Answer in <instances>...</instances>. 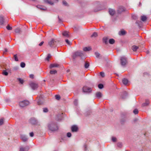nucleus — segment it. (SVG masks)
Instances as JSON below:
<instances>
[{
	"instance_id": "24",
	"label": "nucleus",
	"mask_w": 151,
	"mask_h": 151,
	"mask_svg": "<svg viewBox=\"0 0 151 151\" xmlns=\"http://www.w3.org/2000/svg\"><path fill=\"white\" fill-rule=\"evenodd\" d=\"M96 96L99 99L101 97L102 95L100 92H97L96 93Z\"/></svg>"
},
{
	"instance_id": "63",
	"label": "nucleus",
	"mask_w": 151,
	"mask_h": 151,
	"mask_svg": "<svg viewBox=\"0 0 151 151\" xmlns=\"http://www.w3.org/2000/svg\"><path fill=\"white\" fill-rule=\"evenodd\" d=\"M5 52H7V49L6 48H5Z\"/></svg>"
},
{
	"instance_id": "3",
	"label": "nucleus",
	"mask_w": 151,
	"mask_h": 151,
	"mask_svg": "<svg viewBox=\"0 0 151 151\" xmlns=\"http://www.w3.org/2000/svg\"><path fill=\"white\" fill-rule=\"evenodd\" d=\"M84 55V53L81 51H77L73 53V59H75L77 57L83 56Z\"/></svg>"
},
{
	"instance_id": "41",
	"label": "nucleus",
	"mask_w": 151,
	"mask_h": 151,
	"mask_svg": "<svg viewBox=\"0 0 151 151\" xmlns=\"http://www.w3.org/2000/svg\"><path fill=\"white\" fill-rule=\"evenodd\" d=\"M25 64L24 62H22L20 63V66L22 68H24L25 67Z\"/></svg>"
},
{
	"instance_id": "55",
	"label": "nucleus",
	"mask_w": 151,
	"mask_h": 151,
	"mask_svg": "<svg viewBox=\"0 0 151 151\" xmlns=\"http://www.w3.org/2000/svg\"><path fill=\"white\" fill-rule=\"evenodd\" d=\"M43 112H47L48 111V110L47 108H43Z\"/></svg>"
},
{
	"instance_id": "48",
	"label": "nucleus",
	"mask_w": 151,
	"mask_h": 151,
	"mask_svg": "<svg viewBox=\"0 0 151 151\" xmlns=\"http://www.w3.org/2000/svg\"><path fill=\"white\" fill-rule=\"evenodd\" d=\"M63 4L64 6H68V4L65 1H63Z\"/></svg>"
},
{
	"instance_id": "61",
	"label": "nucleus",
	"mask_w": 151,
	"mask_h": 151,
	"mask_svg": "<svg viewBox=\"0 0 151 151\" xmlns=\"http://www.w3.org/2000/svg\"><path fill=\"white\" fill-rule=\"evenodd\" d=\"M146 53H147V54H148L150 52H149V51L147 50V51H146Z\"/></svg>"
},
{
	"instance_id": "16",
	"label": "nucleus",
	"mask_w": 151,
	"mask_h": 151,
	"mask_svg": "<svg viewBox=\"0 0 151 151\" xmlns=\"http://www.w3.org/2000/svg\"><path fill=\"white\" fill-rule=\"evenodd\" d=\"M109 12L110 15H113L115 14V11L113 9H110L109 10Z\"/></svg>"
},
{
	"instance_id": "45",
	"label": "nucleus",
	"mask_w": 151,
	"mask_h": 151,
	"mask_svg": "<svg viewBox=\"0 0 151 151\" xmlns=\"http://www.w3.org/2000/svg\"><path fill=\"white\" fill-rule=\"evenodd\" d=\"M74 104L76 106H77L78 104V100L77 99L75 100L74 101Z\"/></svg>"
},
{
	"instance_id": "32",
	"label": "nucleus",
	"mask_w": 151,
	"mask_h": 151,
	"mask_svg": "<svg viewBox=\"0 0 151 151\" xmlns=\"http://www.w3.org/2000/svg\"><path fill=\"white\" fill-rule=\"evenodd\" d=\"M132 18L134 20H136L138 19V17L135 14L132 15Z\"/></svg>"
},
{
	"instance_id": "1",
	"label": "nucleus",
	"mask_w": 151,
	"mask_h": 151,
	"mask_svg": "<svg viewBox=\"0 0 151 151\" xmlns=\"http://www.w3.org/2000/svg\"><path fill=\"white\" fill-rule=\"evenodd\" d=\"M48 129L51 131L54 132L57 131L58 127L56 123L54 122H50L47 125Z\"/></svg>"
},
{
	"instance_id": "59",
	"label": "nucleus",
	"mask_w": 151,
	"mask_h": 151,
	"mask_svg": "<svg viewBox=\"0 0 151 151\" xmlns=\"http://www.w3.org/2000/svg\"><path fill=\"white\" fill-rule=\"evenodd\" d=\"M44 43V42L42 41L41 42L39 45V46H41Z\"/></svg>"
},
{
	"instance_id": "26",
	"label": "nucleus",
	"mask_w": 151,
	"mask_h": 151,
	"mask_svg": "<svg viewBox=\"0 0 151 151\" xmlns=\"http://www.w3.org/2000/svg\"><path fill=\"white\" fill-rule=\"evenodd\" d=\"M141 19L143 22L145 21L147 19V17L145 15H143L141 16Z\"/></svg>"
},
{
	"instance_id": "43",
	"label": "nucleus",
	"mask_w": 151,
	"mask_h": 151,
	"mask_svg": "<svg viewBox=\"0 0 151 151\" xmlns=\"http://www.w3.org/2000/svg\"><path fill=\"white\" fill-rule=\"evenodd\" d=\"M6 28L8 30H11L12 29V27H10L9 25H7L6 27Z\"/></svg>"
},
{
	"instance_id": "7",
	"label": "nucleus",
	"mask_w": 151,
	"mask_h": 151,
	"mask_svg": "<svg viewBox=\"0 0 151 151\" xmlns=\"http://www.w3.org/2000/svg\"><path fill=\"white\" fill-rule=\"evenodd\" d=\"M20 138L24 142L27 141L28 139L27 136L24 134H21Z\"/></svg>"
},
{
	"instance_id": "5",
	"label": "nucleus",
	"mask_w": 151,
	"mask_h": 151,
	"mask_svg": "<svg viewBox=\"0 0 151 151\" xmlns=\"http://www.w3.org/2000/svg\"><path fill=\"white\" fill-rule=\"evenodd\" d=\"M29 104V102L28 101L24 100L20 102L19 105L21 107H23L28 105Z\"/></svg>"
},
{
	"instance_id": "13",
	"label": "nucleus",
	"mask_w": 151,
	"mask_h": 151,
	"mask_svg": "<svg viewBox=\"0 0 151 151\" xmlns=\"http://www.w3.org/2000/svg\"><path fill=\"white\" fill-rule=\"evenodd\" d=\"M29 149L28 147H20V148L19 151H28Z\"/></svg>"
},
{
	"instance_id": "33",
	"label": "nucleus",
	"mask_w": 151,
	"mask_h": 151,
	"mask_svg": "<svg viewBox=\"0 0 151 151\" xmlns=\"http://www.w3.org/2000/svg\"><path fill=\"white\" fill-rule=\"evenodd\" d=\"M89 66V64L88 62H86L85 63L84 66L85 68H87Z\"/></svg>"
},
{
	"instance_id": "29",
	"label": "nucleus",
	"mask_w": 151,
	"mask_h": 151,
	"mask_svg": "<svg viewBox=\"0 0 151 151\" xmlns=\"http://www.w3.org/2000/svg\"><path fill=\"white\" fill-rule=\"evenodd\" d=\"M15 32L16 33H19L21 32V30L19 28H17L15 29Z\"/></svg>"
},
{
	"instance_id": "15",
	"label": "nucleus",
	"mask_w": 151,
	"mask_h": 151,
	"mask_svg": "<svg viewBox=\"0 0 151 151\" xmlns=\"http://www.w3.org/2000/svg\"><path fill=\"white\" fill-rule=\"evenodd\" d=\"M62 35L63 36L66 37L68 38L70 37L69 35L68 34V32L66 31H65L63 32Z\"/></svg>"
},
{
	"instance_id": "17",
	"label": "nucleus",
	"mask_w": 151,
	"mask_h": 151,
	"mask_svg": "<svg viewBox=\"0 0 151 151\" xmlns=\"http://www.w3.org/2000/svg\"><path fill=\"white\" fill-rule=\"evenodd\" d=\"M59 66V65L58 64L54 63V64H50V68H52L54 67H57Z\"/></svg>"
},
{
	"instance_id": "22",
	"label": "nucleus",
	"mask_w": 151,
	"mask_h": 151,
	"mask_svg": "<svg viewBox=\"0 0 151 151\" xmlns=\"http://www.w3.org/2000/svg\"><path fill=\"white\" fill-rule=\"evenodd\" d=\"M44 1L45 3H47L51 5L53 4V3L51 0H44Z\"/></svg>"
},
{
	"instance_id": "58",
	"label": "nucleus",
	"mask_w": 151,
	"mask_h": 151,
	"mask_svg": "<svg viewBox=\"0 0 151 151\" xmlns=\"http://www.w3.org/2000/svg\"><path fill=\"white\" fill-rule=\"evenodd\" d=\"M84 150L85 151H86L87 150V146L86 145H85L84 146Z\"/></svg>"
},
{
	"instance_id": "53",
	"label": "nucleus",
	"mask_w": 151,
	"mask_h": 151,
	"mask_svg": "<svg viewBox=\"0 0 151 151\" xmlns=\"http://www.w3.org/2000/svg\"><path fill=\"white\" fill-rule=\"evenodd\" d=\"M100 74L101 75V76L102 77H104V76H105V75H104V72H101L100 73Z\"/></svg>"
},
{
	"instance_id": "14",
	"label": "nucleus",
	"mask_w": 151,
	"mask_h": 151,
	"mask_svg": "<svg viewBox=\"0 0 151 151\" xmlns=\"http://www.w3.org/2000/svg\"><path fill=\"white\" fill-rule=\"evenodd\" d=\"M149 101L147 99H146L145 100V102L143 103L142 104V106L145 107L147 106L149 104Z\"/></svg>"
},
{
	"instance_id": "8",
	"label": "nucleus",
	"mask_w": 151,
	"mask_h": 151,
	"mask_svg": "<svg viewBox=\"0 0 151 151\" xmlns=\"http://www.w3.org/2000/svg\"><path fill=\"white\" fill-rule=\"evenodd\" d=\"M29 122L32 124H35L37 123L38 122L35 118H32L30 119Z\"/></svg>"
},
{
	"instance_id": "30",
	"label": "nucleus",
	"mask_w": 151,
	"mask_h": 151,
	"mask_svg": "<svg viewBox=\"0 0 151 151\" xmlns=\"http://www.w3.org/2000/svg\"><path fill=\"white\" fill-rule=\"evenodd\" d=\"M98 36V34L97 32H94L93 34L91 36V37H96Z\"/></svg>"
},
{
	"instance_id": "46",
	"label": "nucleus",
	"mask_w": 151,
	"mask_h": 151,
	"mask_svg": "<svg viewBox=\"0 0 151 151\" xmlns=\"http://www.w3.org/2000/svg\"><path fill=\"white\" fill-rule=\"evenodd\" d=\"M37 8H39L41 9H42L43 10H45L46 9V8H43L40 5L37 6Z\"/></svg>"
},
{
	"instance_id": "9",
	"label": "nucleus",
	"mask_w": 151,
	"mask_h": 151,
	"mask_svg": "<svg viewBox=\"0 0 151 151\" xmlns=\"http://www.w3.org/2000/svg\"><path fill=\"white\" fill-rule=\"evenodd\" d=\"M83 91L84 92H90L91 91V88L86 86H84L83 88Z\"/></svg>"
},
{
	"instance_id": "37",
	"label": "nucleus",
	"mask_w": 151,
	"mask_h": 151,
	"mask_svg": "<svg viewBox=\"0 0 151 151\" xmlns=\"http://www.w3.org/2000/svg\"><path fill=\"white\" fill-rule=\"evenodd\" d=\"M51 55L50 54H48L47 57L46 58V60L49 61V59L51 58Z\"/></svg>"
},
{
	"instance_id": "60",
	"label": "nucleus",
	"mask_w": 151,
	"mask_h": 151,
	"mask_svg": "<svg viewBox=\"0 0 151 151\" xmlns=\"http://www.w3.org/2000/svg\"><path fill=\"white\" fill-rule=\"evenodd\" d=\"M29 76L31 78H34V75L33 74L30 75Z\"/></svg>"
},
{
	"instance_id": "40",
	"label": "nucleus",
	"mask_w": 151,
	"mask_h": 151,
	"mask_svg": "<svg viewBox=\"0 0 151 151\" xmlns=\"http://www.w3.org/2000/svg\"><path fill=\"white\" fill-rule=\"evenodd\" d=\"M133 112L134 114H136L138 113V110L137 109H135L134 110Z\"/></svg>"
},
{
	"instance_id": "39",
	"label": "nucleus",
	"mask_w": 151,
	"mask_h": 151,
	"mask_svg": "<svg viewBox=\"0 0 151 151\" xmlns=\"http://www.w3.org/2000/svg\"><path fill=\"white\" fill-rule=\"evenodd\" d=\"M98 87L100 89H102L104 88V86L102 84H99L98 85Z\"/></svg>"
},
{
	"instance_id": "25",
	"label": "nucleus",
	"mask_w": 151,
	"mask_h": 151,
	"mask_svg": "<svg viewBox=\"0 0 151 151\" xmlns=\"http://www.w3.org/2000/svg\"><path fill=\"white\" fill-rule=\"evenodd\" d=\"M91 48L90 47H84L83 50L84 51L87 52L91 50Z\"/></svg>"
},
{
	"instance_id": "19",
	"label": "nucleus",
	"mask_w": 151,
	"mask_h": 151,
	"mask_svg": "<svg viewBox=\"0 0 151 151\" xmlns=\"http://www.w3.org/2000/svg\"><path fill=\"white\" fill-rule=\"evenodd\" d=\"M4 22V19L3 16H0V25H2Z\"/></svg>"
},
{
	"instance_id": "27",
	"label": "nucleus",
	"mask_w": 151,
	"mask_h": 151,
	"mask_svg": "<svg viewBox=\"0 0 151 151\" xmlns=\"http://www.w3.org/2000/svg\"><path fill=\"white\" fill-rule=\"evenodd\" d=\"M17 80L19 81V83L21 84H23L24 82L23 80L20 78H17Z\"/></svg>"
},
{
	"instance_id": "62",
	"label": "nucleus",
	"mask_w": 151,
	"mask_h": 151,
	"mask_svg": "<svg viewBox=\"0 0 151 151\" xmlns=\"http://www.w3.org/2000/svg\"><path fill=\"white\" fill-rule=\"evenodd\" d=\"M17 67H14V69L15 70H17Z\"/></svg>"
},
{
	"instance_id": "23",
	"label": "nucleus",
	"mask_w": 151,
	"mask_h": 151,
	"mask_svg": "<svg viewBox=\"0 0 151 151\" xmlns=\"http://www.w3.org/2000/svg\"><path fill=\"white\" fill-rule=\"evenodd\" d=\"M139 48V47L136 45H133L132 47V50L134 51H136Z\"/></svg>"
},
{
	"instance_id": "42",
	"label": "nucleus",
	"mask_w": 151,
	"mask_h": 151,
	"mask_svg": "<svg viewBox=\"0 0 151 151\" xmlns=\"http://www.w3.org/2000/svg\"><path fill=\"white\" fill-rule=\"evenodd\" d=\"M2 74L5 76H7L8 75V73L6 72L5 70H4L2 72Z\"/></svg>"
},
{
	"instance_id": "57",
	"label": "nucleus",
	"mask_w": 151,
	"mask_h": 151,
	"mask_svg": "<svg viewBox=\"0 0 151 151\" xmlns=\"http://www.w3.org/2000/svg\"><path fill=\"white\" fill-rule=\"evenodd\" d=\"M34 134L33 132H31L29 133V135L31 137H33L34 136Z\"/></svg>"
},
{
	"instance_id": "47",
	"label": "nucleus",
	"mask_w": 151,
	"mask_h": 151,
	"mask_svg": "<svg viewBox=\"0 0 151 151\" xmlns=\"http://www.w3.org/2000/svg\"><path fill=\"white\" fill-rule=\"evenodd\" d=\"M95 54L96 57L97 58H99L100 55V54L97 52H96Z\"/></svg>"
},
{
	"instance_id": "35",
	"label": "nucleus",
	"mask_w": 151,
	"mask_h": 151,
	"mask_svg": "<svg viewBox=\"0 0 151 151\" xmlns=\"http://www.w3.org/2000/svg\"><path fill=\"white\" fill-rule=\"evenodd\" d=\"M37 103L38 105H40L43 103V102L40 99H39L38 100Z\"/></svg>"
},
{
	"instance_id": "2",
	"label": "nucleus",
	"mask_w": 151,
	"mask_h": 151,
	"mask_svg": "<svg viewBox=\"0 0 151 151\" xmlns=\"http://www.w3.org/2000/svg\"><path fill=\"white\" fill-rule=\"evenodd\" d=\"M58 41L56 39H51L48 42V45L51 47H55L57 46Z\"/></svg>"
},
{
	"instance_id": "34",
	"label": "nucleus",
	"mask_w": 151,
	"mask_h": 151,
	"mask_svg": "<svg viewBox=\"0 0 151 151\" xmlns=\"http://www.w3.org/2000/svg\"><path fill=\"white\" fill-rule=\"evenodd\" d=\"M57 73V71L56 70H50V73L51 74H53L56 73Z\"/></svg>"
},
{
	"instance_id": "18",
	"label": "nucleus",
	"mask_w": 151,
	"mask_h": 151,
	"mask_svg": "<svg viewBox=\"0 0 151 151\" xmlns=\"http://www.w3.org/2000/svg\"><path fill=\"white\" fill-rule=\"evenodd\" d=\"M108 38L107 37H104L103 38V41L106 44H107L108 43Z\"/></svg>"
},
{
	"instance_id": "38",
	"label": "nucleus",
	"mask_w": 151,
	"mask_h": 151,
	"mask_svg": "<svg viewBox=\"0 0 151 151\" xmlns=\"http://www.w3.org/2000/svg\"><path fill=\"white\" fill-rule=\"evenodd\" d=\"M126 121L125 119H122L121 120L120 122L122 124H124L126 122Z\"/></svg>"
},
{
	"instance_id": "51",
	"label": "nucleus",
	"mask_w": 151,
	"mask_h": 151,
	"mask_svg": "<svg viewBox=\"0 0 151 151\" xmlns=\"http://www.w3.org/2000/svg\"><path fill=\"white\" fill-rule=\"evenodd\" d=\"M14 57L15 61H18V60L17 58V55H14Z\"/></svg>"
},
{
	"instance_id": "36",
	"label": "nucleus",
	"mask_w": 151,
	"mask_h": 151,
	"mask_svg": "<svg viewBox=\"0 0 151 151\" xmlns=\"http://www.w3.org/2000/svg\"><path fill=\"white\" fill-rule=\"evenodd\" d=\"M117 146L121 148L122 146V144L121 142H118L117 143Z\"/></svg>"
},
{
	"instance_id": "50",
	"label": "nucleus",
	"mask_w": 151,
	"mask_h": 151,
	"mask_svg": "<svg viewBox=\"0 0 151 151\" xmlns=\"http://www.w3.org/2000/svg\"><path fill=\"white\" fill-rule=\"evenodd\" d=\"M4 123V119H0V125H1L3 124Z\"/></svg>"
},
{
	"instance_id": "10",
	"label": "nucleus",
	"mask_w": 151,
	"mask_h": 151,
	"mask_svg": "<svg viewBox=\"0 0 151 151\" xmlns=\"http://www.w3.org/2000/svg\"><path fill=\"white\" fill-rule=\"evenodd\" d=\"M125 10L126 9L124 7L122 6H120L117 10V12L118 13H121L122 12L125 11Z\"/></svg>"
},
{
	"instance_id": "54",
	"label": "nucleus",
	"mask_w": 151,
	"mask_h": 151,
	"mask_svg": "<svg viewBox=\"0 0 151 151\" xmlns=\"http://www.w3.org/2000/svg\"><path fill=\"white\" fill-rule=\"evenodd\" d=\"M67 135L68 137H71V134L70 132H68L67 133Z\"/></svg>"
},
{
	"instance_id": "28",
	"label": "nucleus",
	"mask_w": 151,
	"mask_h": 151,
	"mask_svg": "<svg viewBox=\"0 0 151 151\" xmlns=\"http://www.w3.org/2000/svg\"><path fill=\"white\" fill-rule=\"evenodd\" d=\"M115 41L113 39H110L109 40V42L111 44H113L115 43Z\"/></svg>"
},
{
	"instance_id": "11",
	"label": "nucleus",
	"mask_w": 151,
	"mask_h": 151,
	"mask_svg": "<svg viewBox=\"0 0 151 151\" xmlns=\"http://www.w3.org/2000/svg\"><path fill=\"white\" fill-rule=\"evenodd\" d=\"M72 132H77L78 130V127L76 125H73L71 127Z\"/></svg>"
},
{
	"instance_id": "12",
	"label": "nucleus",
	"mask_w": 151,
	"mask_h": 151,
	"mask_svg": "<svg viewBox=\"0 0 151 151\" xmlns=\"http://www.w3.org/2000/svg\"><path fill=\"white\" fill-rule=\"evenodd\" d=\"M127 95V93L126 91H124L122 93L121 95V97L122 99H124L126 98Z\"/></svg>"
},
{
	"instance_id": "4",
	"label": "nucleus",
	"mask_w": 151,
	"mask_h": 151,
	"mask_svg": "<svg viewBox=\"0 0 151 151\" xmlns=\"http://www.w3.org/2000/svg\"><path fill=\"white\" fill-rule=\"evenodd\" d=\"M120 60V64L122 66H125L127 63V58L125 56L121 57Z\"/></svg>"
},
{
	"instance_id": "44",
	"label": "nucleus",
	"mask_w": 151,
	"mask_h": 151,
	"mask_svg": "<svg viewBox=\"0 0 151 151\" xmlns=\"http://www.w3.org/2000/svg\"><path fill=\"white\" fill-rule=\"evenodd\" d=\"M55 98L57 100H59L60 99V97L59 95H55Z\"/></svg>"
},
{
	"instance_id": "56",
	"label": "nucleus",
	"mask_w": 151,
	"mask_h": 151,
	"mask_svg": "<svg viewBox=\"0 0 151 151\" xmlns=\"http://www.w3.org/2000/svg\"><path fill=\"white\" fill-rule=\"evenodd\" d=\"M65 41L67 44H68V45H70V43L68 40L66 39Z\"/></svg>"
},
{
	"instance_id": "52",
	"label": "nucleus",
	"mask_w": 151,
	"mask_h": 151,
	"mask_svg": "<svg viewBox=\"0 0 151 151\" xmlns=\"http://www.w3.org/2000/svg\"><path fill=\"white\" fill-rule=\"evenodd\" d=\"M111 139L112 141L113 142H116V138L115 137H112Z\"/></svg>"
},
{
	"instance_id": "31",
	"label": "nucleus",
	"mask_w": 151,
	"mask_h": 151,
	"mask_svg": "<svg viewBox=\"0 0 151 151\" xmlns=\"http://www.w3.org/2000/svg\"><path fill=\"white\" fill-rule=\"evenodd\" d=\"M91 113V111H87L85 113V115L86 116H88L89 115H90Z\"/></svg>"
},
{
	"instance_id": "6",
	"label": "nucleus",
	"mask_w": 151,
	"mask_h": 151,
	"mask_svg": "<svg viewBox=\"0 0 151 151\" xmlns=\"http://www.w3.org/2000/svg\"><path fill=\"white\" fill-rule=\"evenodd\" d=\"M30 86L33 90H36L38 87V84L34 82H31L29 83Z\"/></svg>"
},
{
	"instance_id": "20",
	"label": "nucleus",
	"mask_w": 151,
	"mask_h": 151,
	"mask_svg": "<svg viewBox=\"0 0 151 151\" xmlns=\"http://www.w3.org/2000/svg\"><path fill=\"white\" fill-rule=\"evenodd\" d=\"M126 33V32L124 30H122L119 32V34L120 35H123Z\"/></svg>"
},
{
	"instance_id": "49",
	"label": "nucleus",
	"mask_w": 151,
	"mask_h": 151,
	"mask_svg": "<svg viewBox=\"0 0 151 151\" xmlns=\"http://www.w3.org/2000/svg\"><path fill=\"white\" fill-rule=\"evenodd\" d=\"M141 23L142 22L141 21L139 20L137 21L136 22V23L137 24L138 26H139Z\"/></svg>"
},
{
	"instance_id": "21",
	"label": "nucleus",
	"mask_w": 151,
	"mask_h": 151,
	"mask_svg": "<svg viewBox=\"0 0 151 151\" xmlns=\"http://www.w3.org/2000/svg\"><path fill=\"white\" fill-rule=\"evenodd\" d=\"M122 82L123 84L125 85H126L128 83V81L127 79L126 78H124L122 79Z\"/></svg>"
},
{
	"instance_id": "64",
	"label": "nucleus",
	"mask_w": 151,
	"mask_h": 151,
	"mask_svg": "<svg viewBox=\"0 0 151 151\" xmlns=\"http://www.w3.org/2000/svg\"><path fill=\"white\" fill-rule=\"evenodd\" d=\"M99 10H99H99H96L95 9H94V11L95 12H97V11H99Z\"/></svg>"
}]
</instances>
